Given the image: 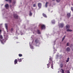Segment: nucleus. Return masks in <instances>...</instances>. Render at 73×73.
I'll list each match as a JSON object with an SVG mask.
<instances>
[{
	"label": "nucleus",
	"mask_w": 73,
	"mask_h": 73,
	"mask_svg": "<svg viewBox=\"0 0 73 73\" xmlns=\"http://www.w3.org/2000/svg\"><path fill=\"white\" fill-rule=\"evenodd\" d=\"M70 28V26L68 25H67L66 26V29H67L66 31L67 32H72V30L69 29Z\"/></svg>",
	"instance_id": "nucleus-1"
},
{
	"label": "nucleus",
	"mask_w": 73,
	"mask_h": 73,
	"mask_svg": "<svg viewBox=\"0 0 73 73\" xmlns=\"http://www.w3.org/2000/svg\"><path fill=\"white\" fill-rule=\"evenodd\" d=\"M41 28L42 29H45V26L44 25H41Z\"/></svg>",
	"instance_id": "nucleus-2"
},
{
	"label": "nucleus",
	"mask_w": 73,
	"mask_h": 73,
	"mask_svg": "<svg viewBox=\"0 0 73 73\" xmlns=\"http://www.w3.org/2000/svg\"><path fill=\"white\" fill-rule=\"evenodd\" d=\"M59 25L60 28H63L64 25L63 23H61L59 24Z\"/></svg>",
	"instance_id": "nucleus-3"
},
{
	"label": "nucleus",
	"mask_w": 73,
	"mask_h": 73,
	"mask_svg": "<svg viewBox=\"0 0 73 73\" xmlns=\"http://www.w3.org/2000/svg\"><path fill=\"white\" fill-rule=\"evenodd\" d=\"M14 17L15 19H18V16H17V14H14Z\"/></svg>",
	"instance_id": "nucleus-4"
},
{
	"label": "nucleus",
	"mask_w": 73,
	"mask_h": 73,
	"mask_svg": "<svg viewBox=\"0 0 73 73\" xmlns=\"http://www.w3.org/2000/svg\"><path fill=\"white\" fill-rule=\"evenodd\" d=\"M17 61H18L17 60H17L16 59L14 61V63L15 65H16V64L17 63Z\"/></svg>",
	"instance_id": "nucleus-5"
},
{
	"label": "nucleus",
	"mask_w": 73,
	"mask_h": 73,
	"mask_svg": "<svg viewBox=\"0 0 73 73\" xmlns=\"http://www.w3.org/2000/svg\"><path fill=\"white\" fill-rule=\"evenodd\" d=\"M5 7L6 9H8L9 8V5L8 4H7L5 5Z\"/></svg>",
	"instance_id": "nucleus-6"
},
{
	"label": "nucleus",
	"mask_w": 73,
	"mask_h": 73,
	"mask_svg": "<svg viewBox=\"0 0 73 73\" xmlns=\"http://www.w3.org/2000/svg\"><path fill=\"white\" fill-rule=\"evenodd\" d=\"M70 48L69 47H67L66 48V51L67 52H70Z\"/></svg>",
	"instance_id": "nucleus-7"
},
{
	"label": "nucleus",
	"mask_w": 73,
	"mask_h": 73,
	"mask_svg": "<svg viewBox=\"0 0 73 73\" xmlns=\"http://www.w3.org/2000/svg\"><path fill=\"white\" fill-rule=\"evenodd\" d=\"M21 58L19 59V58H18L17 59V60H18V61H19V62H21L22 61V60Z\"/></svg>",
	"instance_id": "nucleus-8"
},
{
	"label": "nucleus",
	"mask_w": 73,
	"mask_h": 73,
	"mask_svg": "<svg viewBox=\"0 0 73 73\" xmlns=\"http://www.w3.org/2000/svg\"><path fill=\"white\" fill-rule=\"evenodd\" d=\"M38 6L39 8H41V3H38Z\"/></svg>",
	"instance_id": "nucleus-9"
},
{
	"label": "nucleus",
	"mask_w": 73,
	"mask_h": 73,
	"mask_svg": "<svg viewBox=\"0 0 73 73\" xmlns=\"http://www.w3.org/2000/svg\"><path fill=\"white\" fill-rule=\"evenodd\" d=\"M38 42H39V41L38 39H37L35 40V42L36 44H37V43H38Z\"/></svg>",
	"instance_id": "nucleus-10"
},
{
	"label": "nucleus",
	"mask_w": 73,
	"mask_h": 73,
	"mask_svg": "<svg viewBox=\"0 0 73 73\" xmlns=\"http://www.w3.org/2000/svg\"><path fill=\"white\" fill-rule=\"evenodd\" d=\"M67 16L68 17H70V13H67Z\"/></svg>",
	"instance_id": "nucleus-11"
},
{
	"label": "nucleus",
	"mask_w": 73,
	"mask_h": 73,
	"mask_svg": "<svg viewBox=\"0 0 73 73\" xmlns=\"http://www.w3.org/2000/svg\"><path fill=\"white\" fill-rule=\"evenodd\" d=\"M70 59V58L69 57L67 58V59L66 60V62H68L69 61V60Z\"/></svg>",
	"instance_id": "nucleus-12"
},
{
	"label": "nucleus",
	"mask_w": 73,
	"mask_h": 73,
	"mask_svg": "<svg viewBox=\"0 0 73 73\" xmlns=\"http://www.w3.org/2000/svg\"><path fill=\"white\" fill-rule=\"evenodd\" d=\"M50 57L49 58V60L51 62H53V60H52V58H51V57H50Z\"/></svg>",
	"instance_id": "nucleus-13"
},
{
	"label": "nucleus",
	"mask_w": 73,
	"mask_h": 73,
	"mask_svg": "<svg viewBox=\"0 0 73 73\" xmlns=\"http://www.w3.org/2000/svg\"><path fill=\"white\" fill-rule=\"evenodd\" d=\"M42 15L44 17H47L46 16V15L44 13L42 14Z\"/></svg>",
	"instance_id": "nucleus-14"
},
{
	"label": "nucleus",
	"mask_w": 73,
	"mask_h": 73,
	"mask_svg": "<svg viewBox=\"0 0 73 73\" xmlns=\"http://www.w3.org/2000/svg\"><path fill=\"white\" fill-rule=\"evenodd\" d=\"M47 68H49V67H50V64H49V63L48 64H47Z\"/></svg>",
	"instance_id": "nucleus-15"
},
{
	"label": "nucleus",
	"mask_w": 73,
	"mask_h": 73,
	"mask_svg": "<svg viewBox=\"0 0 73 73\" xmlns=\"http://www.w3.org/2000/svg\"><path fill=\"white\" fill-rule=\"evenodd\" d=\"M6 1H9L10 3L12 2V0H5Z\"/></svg>",
	"instance_id": "nucleus-16"
},
{
	"label": "nucleus",
	"mask_w": 73,
	"mask_h": 73,
	"mask_svg": "<svg viewBox=\"0 0 73 73\" xmlns=\"http://www.w3.org/2000/svg\"><path fill=\"white\" fill-rule=\"evenodd\" d=\"M5 26L6 28V29L7 30H8V26L7 25V24H5Z\"/></svg>",
	"instance_id": "nucleus-17"
},
{
	"label": "nucleus",
	"mask_w": 73,
	"mask_h": 73,
	"mask_svg": "<svg viewBox=\"0 0 73 73\" xmlns=\"http://www.w3.org/2000/svg\"><path fill=\"white\" fill-rule=\"evenodd\" d=\"M37 32L38 34H41V33H40V30H37Z\"/></svg>",
	"instance_id": "nucleus-18"
},
{
	"label": "nucleus",
	"mask_w": 73,
	"mask_h": 73,
	"mask_svg": "<svg viewBox=\"0 0 73 73\" xmlns=\"http://www.w3.org/2000/svg\"><path fill=\"white\" fill-rule=\"evenodd\" d=\"M48 2H46L45 4V7L46 8L47 7V6H48Z\"/></svg>",
	"instance_id": "nucleus-19"
},
{
	"label": "nucleus",
	"mask_w": 73,
	"mask_h": 73,
	"mask_svg": "<svg viewBox=\"0 0 73 73\" xmlns=\"http://www.w3.org/2000/svg\"><path fill=\"white\" fill-rule=\"evenodd\" d=\"M32 15V13H31V11H30L29 15L31 16Z\"/></svg>",
	"instance_id": "nucleus-20"
},
{
	"label": "nucleus",
	"mask_w": 73,
	"mask_h": 73,
	"mask_svg": "<svg viewBox=\"0 0 73 73\" xmlns=\"http://www.w3.org/2000/svg\"><path fill=\"white\" fill-rule=\"evenodd\" d=\"M0 38H1V39H3V36H2V35H0Z\"/></svg>",
	"instance_id": "nucleus-21"
},
{
	"label": "nucleus",
	"mask_w": 73,
	"mask_h": 73,
	"mask_svg": "<svg viewBox=\"0 0 73 73\" xmlns=\"http://www.w3.org/2000/svg\"><path fill=\"white\" fill-rule=\"evenodd\" d=\"M19 57H21L22 56H23V55H22V54H19Z\"/></svg>",
	"instance_id": "nucleus-22"
},
{
	"label": "nucleus",
	"mask_w": 73,
	"mask_h": 73,
	"mask_svg": "<svg viewBox=\"0 0 73 73\" xmlns=\"http://www.w3.org/2000/svg\"><path fill=\"white\" fill-rule=\"evenodd\" d=\"M60 66L61 68H62V67L63 66V64H60Z\"/></svg>",
	"instance_id": "nucleus-23"
},
{
	"label": "nucleus",
	"mask_w": 73,
	"mask_h": 73,
	"mask_svg": "<svg viewBox=\"0 0 73 73\" xmlns=\"http://www.w3.org/2000/svg\"><path fill=\"white\" fill-rule=\"evenodd\" d=\"M15 2L14 1V2H13V3H12V5H15Z\"/></svg>",
	"instance_id": "nucleus-24"
},
{
	"label": "nucleus",
	"mask_w": 73,
	"mask_h": 73,
	"mask_svg": "<svg viewBox=\"0 0 73 73\" xmlns=\"http://www.w3.org/2000/svg\"><path fill=\"white\" fill-rule=\"evenodd\" d=\"M62 73H64V69H62Z\"/></svg>",
	"instance_id": "nucleus-25"
},
{
	"label": "nucleus",
	"mask_w": 73,
	"mask_h": 73,
	"mask_svg": "<svg viewBox=\"0 0 73 73\" xmlns=\"http://www.w3.org/2000/svg\"><path fill=\"white\" fill-rule=\"evenodd\" d=\"M13 28H12L11 30V32H12V31H13Z\"/></svg>",
	"instance_id": "nucleus-26"
},
{
	"label": "nucleus",
	"mask_w": 73,
	"mask_h": 73,
	"mask_svg": "<svg viewBox=\"0 0 73 73\" xmlns=\"http://www.w3.org/2000/svg\"><path fill=\"white\" fill-rule=\"evenodd\" d=\"M56 1H57L58 3H59V2L60 1V0H56Z\"/></svg>",
	"instance_id": "nucleus-27"
},
{
	"label": "nucleus",
	"mask_w": 73,
	"mask_h": 73,
	"mask_svg": "<svg viewBox=\"0 0 73 73\" xmlns=\"http://www.w3.org/2000/svg\"><path fill=\"white\" fill-rule=\"evenodd\" d=\"M67 46H69V43H67Z\"/></svg>",
	"instance_id": "nucleus-28"
},
{
	"label": "nucleus",
	"mask_w": 73,
	"mask_h": 73,
	"mask_svg": "<svg viewBox=\"0 0 73 73\" xmlns=\"http://www.w3.org/2000/svg\"><path fill=\"white\" fill-rule=\"evenodd\" d=\"M52 24H54L55 23V22H54V21H52Z\"/></svg>",
	"instance_id": "nucleus-29"
},
{
	"label": "nucleus",
	"mask_w": 73,
	"mask_h": 73,
	"mask_svg": "<svg viewBox=\"0 0 73 73\" xmlns=\"http://www.w3.org/2000/svg\"><path fill=\"white\" fill-rule=\"evenodd\" d=\"M72 46H73V44H71L70 46V47L71 48L72 47Z\"/></svg>",
	"instance_id": "nucleus-30"
},
{
	"label": "nucleus",
	"mask_w": 73,
	"mask_h": 73,
	"mask_svg": "<svg viewBox=\"0 0 73 73\" xmlns=\"http://www.w3.org/2000/svg\"><path fill=\"white\" fill-rule=\"evenodd\" d=\"M33 7H36V4H34L33 5Z\"/></svg>",
	"instance_id": "nucleus-31"
},
{
	"label": "nucleus",
	"mask_w": 73,
	"mask_h": 73,
	"mask_svg": "<svg viewBox=\"0 0 73 73\" xmlns=\"http://www.w3.org/2000/svg\"><path fill=\"white\" fill-rule=\"evenodd\" d=\"M51 67L52 69H53V65H51Z\"/></svg>",
	"instance_id": "nucleus-32"
},
{
	"label": "nucleus",
	"mask_w": 73,
	"mask_h": 73,
	"mask_svg": "<svg viewBox=\"0 0 73 73\" xmlns=\"http://www.w3.org/2000/svg\"><path fill=\"white\" fill-rule=\"evenodd\" d=\"M71 9L72 11V12H73V8L72 7H71Z\"/></svg>",
	"instance_id": "nucleus-33"
},
{
	"label": "nucleus",
	"mask_w": 73,
	"mask_h": 73,
	"mask_svg": "<svg viewBox=\"0 0 73 73\" xmlns=\"http://www.w3.org/2000/svg\"><path fill=\"white\" fill-rule=\"evenodd\" d=\"M0 40L1 41V42L2 44H3V41H1V40L0 39Z\"/></svg>",
	"instance_id": "nucleus-34"
},
{
	"label": "nucleus",
	"mask_w": 73,
	"mask_h": 73,
	"mask_svg": "<svg viewBox=\"0 0 73 73\" xmlns=\"http://www.w3.org/2000/svg\"><path fill=\"white\" fill-rule=\"evenodd\" d=\"M1 30L0 29V34H1Z\"/></svg>",
	"instance_id": "nucleus-35"
},
{
	"label": "nucleus",
	"mask_w": 73,
	"mask_h": 73,
	"mask_svg": "<svg viewBox=\"0 0 73 73\" xmlns=\"http://www.w3.org/2000/svg\"><path fill=\"white\" fill-rule=\"evenodd\" d=\"M31 49H33V46H31Z\"/></svg>",
	"instance_id": "nucleus-36"
},
{
	"label": "nucleus",
	"mask_w": 73,
	"mask_h": 73,
	"mask_svg": "<svg viewBox=\"0 0 73 73\" xmlns=\"http://www.w3.org/2000/svg\"><path fill=\"white\" fill-rule=\"evenodd\" d=\"M65 38H63L62 39V41H64V39Z\"/></svg>",
	"instance_id": "nucleus-37"
},
{
	"label": "nucleus",
	"mask_w": 73,
	"mask_h": 73,
	"mask_svg": "<svg viewBox=\"0 0 73 73\" xmlns=\"http://www.w3.org/2000/svg\"><path fill=\"white\" fill-rule=\"evenodd\" d=\"M67 73H70V72H69V71H67Z\"/></svg>",
	"instance_id": "nucleus-38"
},
{
	"label": "nucleus",
	"mask_w": 73,
	"mask_h": 73,
	"mask_svg": "<svg viewBox=\"0 0 73 73\" xmlns=\"http://www.w3.org/2000/svg\"><path fill=\"white\" fill-rule=\"evenodd\" d=\"M10 7H12V5H10Z\"/></svg>",
	"instance_id": "nucleus-39"
},
{
	"label": "nucleus",
	"mask_w": 73,
	"mask_h": 73,
	"mask_svg": "<svg viewBox=\"0 0 73 73\" xmlns=\"http://www.w3.org/2000/svg\"><path fill=\"white\" fill-rule=\"evenodd\" d=\"M65 36L63 37V38H65Z\"/></svg>",
	"instance_id": "nucleus-40"
},
{
	"label": "nucleus",
	"mask_w": 73,
	"mask_h": 73,
	"mask_svg": "<svg viewBox=\"0 0 73 73\" xmlns=\"http://www.w3.org/2000/svg\"><path fill=\"white\" fill-rule=\"evenodd\" d=\"M52 1H54V0H52Z\"/></svg>",
	"instance_id": "nucleus-41"
},
{
	"label": "nucleus",
	"mask_w": 73,
	"mask_h": 73,
	"mask_svg": "<svg viewBox=\"0 0 73 73\" xmlns=\"http://www.w3.org/2000/svg\"><path fill=\"white\" fill-rule=\"evenodd\" d=\"M72 5L73 6V4H72Z\"/></svg>",
	"instance_id": "nucleus-42"
},
{
	"label": "nucleus",
	"mask_w": 73,
	"mask_h": 73,
	"mask_svg": "<svg viewBox=\"0 0 73 73\" xmlns=\"http://www.w3.org/2000/svg\"><path fill=\"white\" fill-rule=\"evenodd\" d=\"M7 32H8V31H7Z\"/></svg>",
	"instance_id": "nucleus-43"
}]
</instances>
